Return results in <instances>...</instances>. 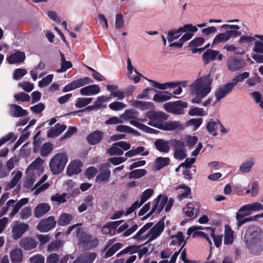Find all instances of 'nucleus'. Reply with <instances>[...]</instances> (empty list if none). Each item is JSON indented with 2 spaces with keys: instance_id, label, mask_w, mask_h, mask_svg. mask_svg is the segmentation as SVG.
<instances>
[{
  "instance_id": "f257e3e1",
  "label": "nucleus",
  "mask_w": 263,
  "mask_h": 263,
  "mask_svg": "<svg viewBox=\"0 0 263 263\" xmlns=\"http://www.w3.org/2000/svg\"><path fill=\"white\" fill-rule=\"evenodd\" d=\"M246 246L252 253H258L263 250V231L258 226H249L246 231Z\"/></svg>"
},
{
  "instance_id": "f03ea898",
  "label": "nucleus",
  "mask_w": 263,
  "mask_h": 263,
  "mask_svg": "<svg viewBox=\"0 0 263 263\" xmlns=\"http://www.w3.org/2000/svg\"><path fill=\"white\" fill-rule=\"evenodd\" d=\"M213 80L209 75L201 77L194 81L190 86L191 93L196 95L192 102L198 104L202 98L206 97L211 90Z\"/></svg>"
},
{
  "instance_id": "7ed1b4c3",
  "label": "nucleus",
  "mask_w": 263,
  "mask_h": 263,
  "mask_svg": "<svg viewBox=\"0 0 263 263\" xmlns=\"http://www.w3.org/2000/svg\"><path fill=\"white\" fill-rule=\"evenodd\" d=\"M263 211V204L260 202H256L248 203L243 205L237 212L236 218L237 220V226H240L246 222L255 220L256 217H245L251 215L253 212Z\"/></svg>"
},
{
  "instance_id": "20e7f679",
  "label": "nucleus",
  "mask_w": 263,
  "mask_h": 263,
  "mask_svg": "<svg viewBox=\"0 0 263 263\" xmlns=\"http://www.w3.org/2000/svg\"><path fill=\"white\" fill-rule=\"evenodd\" d=\"M221 29L226 30L224 32L217 34L213 39L212 47H214L220 43H224L230 40L232 37H237L241 35L238 30L240 27L237 25L224 24L221 26Z\"/></svg>"
},
{
  "instance_id": "39448f33",
  "label": "nucleus",
  "mask_w": 263,
  "mask_h": 263,
  "mask_svg": "<svg viewBox=\"0 0 263 263\" xmlns=\"http://www.w3.org/2000/svg\"><path fill=\"white\" fill-rule=\"evenodd\" d=\"M121 118L124 121V122L129 120V123L131 125L146 133H154V132L156 130L142 124L141 122H145L146 119L138 118L137 112L133 109L125 110L121 115Z\"/></svg>"
},
{
  "instance_id": "423d86ee",
  "label": "nucleus",
  "mask_w": 263,
  "mask_h": 263,
  "mask_svg": "<svg viewBox=\"0 0 263 263\" xmlns=\"http://www.w3.org/2000/svg\"><path fill=\"white\" fill-rule=\"evenodd\" d=\"M174 202L173 199L170 198L168 200L167 196L165 195L160 194L158 195L152 202L153 206L151 211L142 219H145L153 214H159L165 205V211L166 212L169 211L171 209Z\"/></svg>"
},
{
  "instance_id": "0eeeda50",
  "label": "nucleus",
  "mask_w": 263,
  "mask_h": 263,
  "mask_svg": "<svg viewBox=\"0 0 263 263\" xmlns=\"http://www.w3.org/2000/svg\"><path fill=\"white\" fill-rule=\"evenodd\" d=\"M67 162L68 157L66 153H59L55 154L49 163L51 172L54 175L60 174L64 170Z\"/></svg>"
},
{
  "instance_id": "6e6552de",
  "label": "nucleus",
  "mask_w": 263,
  "mask_h": 263,
  "mask_svg": "<svg viewBox=\"0 0 263 263\" xmlns=\"http://www.w3.org/2000/svg\"><path fill=\"white\" fill-rule=\"evenodd\" d=\"M145 118L149 119L147 124L161 129L164 121L168 118V115L161 111H149L145 114Z\"/></svg>"
},
{
  "instance_id": "1a4fd4ad",
  "label": "nucleus",
  "mask_w": 263,
  "mask_h": 263,
  "mask_svg": "<svg viewBox=\"0 0 263 263\" xmlns=\"http://www.w3.org/2000/svg\"><path fill=\"white\" fill-rule=\"evenodd\" d=\"M29 201L27 198L21 199L19 201L16 202V201L13 199L8 200L6 203V206L3 208L1 211L0 216L4 215L10 208H12V210L10 214V216H14L20 210V209L24 205L26 204Z\"/></svg>"
},
{
  "instance_id": "9d476101",
  "label": "nucleus",
  "mask_w": 263,
  "mask_h": 263,
  "mask_svg": "<svg viewBox=\"0 0 263 263\" xmlns=\"http://www.w3.org/2000/svg\"><path fill=\"white\" fill-rule=\"evenodd\" d=\"M44 160L37 157L28 166L26 173L29 176H35L38 178L44 171Z\"/></svg>"
},
{
  "instance_id": "9b49d317",
  "label": "nucleus",
  "mask_w": 263,
  "mask_h": 263,
  "mask_svg": "<svg viewBox=\"0 0 263 263\" xmlns=\"http://www.w3.org/2000/svg\"><path fill=\"white\" fill-rule=\"evenodd\" d=\"M187 106V103L182 101L170 102L163 104V108L168 112L176 115L184 113L183 110Z\"/></svg>"
},
{
  "instance_id": "f8f14e48",
  "label": "nucleus",
  "mask_w": 263,
  "mask_h": 263,
  "mask_svg": "<svg viewBox=\"0 0 263 263\" xmlns=\"http://www.w3.org/2000/svg\"><path fill=\"white\" fill-rule=\"evenodd\" d=\"M171 144L174 148V157L179 160H182L186 157L184 142L178 140H173Z\"/></svg>"
},
{
  "instance_id": "ddd939ff",
  "label": "nucleus",
  "mask_w": 263,
  "mask_h": 263,
  "mask_svg": "<svg viewBox=\"0 0 263 263\" xmlns=\"http://www.w3.org/2000/svg\"><path fill=\"white\" fill-rule=\"evenodd\" d=\"M93 81L89 77L80 78L72 81L70 84L64 86L63 91L64 92L70 91L84 85L92 83Z\"/></svg>"
},
{
  "instance_id": "4468645a",
  "label": "nucleus",
  "mask_w": 263,
  "mask_h": 263,
  "mask_svg": "<svg viewBox=\"0 0 263 263\" xmlns=\"http://www.w3.org/2000/svg\"><path fill=\"white\" fill-rule=\"evenodd\" d=\"M130 148L129 143L125 141H120L113 144L110 148L107 149L110 155H122L123 151H127Z\"/></svg>"
},
{
  "instance_id": "2eb2a0df",
  "label": "nucleus",
  "mask_w": 263,
  "mask_h": 263,
  "mask_svg": "<svg viewBox=\"0 0 263 263\" xmlns=\"http://www.w3.org/2000/svg\"><path fill=\"white\" fill-rule=\"evenodd\" d=\"M77 229H78V232H77V236L81 243L85 244L88 247H93L97 245V240L96 238L84 232L81 228Z\"/></svg>"
},
{
  "instance_id": "dca6fc26",
  "label": "nucleus",
  "mask_w": 263,
  "mask_h": 263,
  "mask_svg": "<svg viewBox=\"0 0 263 263\" xmlns=\"http://www.w3.org/2000/svg\"><path fill=\"white\" fill-rule=\"evenodd\" d=\"M227 65L229 70L235 71L244 67L246 63L240 59L231 56L227 60Z\"/></svg>"
},
{
  "instance_id": "f3484780",
  "label": "nucleus",
  "mask_w": 263,
  "mask_h": 263,
  "mask_svg": "<svg viewBox=\"0 0 263 263\" xmlns=\"http://www.w3.org/2000/svg\"><path fill=\"white\" fill-rule=\"evenodd\" d=\"M57 221L53 216H50L41 220L36 226V229L42 232H46L53 228Z\"/></svg>"
},
{
  "instance_id": "a211bd4d",
  "label": "nucleus",
  "mask_w": 263,
  "mask_h": 263,
  "mask_svg": "<svg viewBox=\"0 0 263 263\" xmlns=\"http://www.w3.org/2000/svg\"><path fill=\"white\" fill-rule=\"evenodd\" d=\"M28 228L29 226L27 224L15 222L12 228L13 239H18L21 237Z\"/></svg>"
},
{
  "instance_id": "6ab92c4d",
  "label": "nucleus",
  "mask_w": 263,
  "mask_h": 263,
  "mask_svg": "<svg viewBox=\"0 0 263 263\" xmlns=\"http://www.w3.org/2000/svg\"><path fill=\"white\" fill-rule=\"evenodd\" d=\"M164 229V222L163 220L159 221L151 229H148L149 242L157 238L162 233Z\"/></svg>"
},
{
  "instance_id": "aec40b11",
  "label": "nucleus",
  "mask_w": 263,
  "mask_h": 263,
  "mask_svg": "<svg viewBox=\"0 0 263 263\" xmlns=\"http://www.w3.org/2000/svg\"><path fill=\"white\" fill-rule=\"evenodd\" d=\"M110 174V170L105 164H102L96 176V182L99 184L108 182Z\"/></svg>"
},
{
  "instance_id": "412c9836",
  "label": "nucleus",
  "mask_w": 263,
  "mask_h": 263,
  "mask_svg": "<svg viewBox=\"0 0 263 263\" xmlns=\"http://www.w3.org/2000/svg\"><path fill=\"white\" fill-rule=\"evenodd\" d=\"M199 230H203L201 226H193L188 229L187 231V234L188 237L193 233L192 236L193 237H200L205 239L209 242V245H212V241L210 239L209 237L207 236V233L204 231H199Z\"/></svg>"
},
{
  "instance_id": "4be33fe9",
  "label": "nucleus",
  "mask_w": 263,
  "mask_h": 263,
  "mask_svg": "<svg viewBox=\"0 0 263 263\" xmlns=\"http://www.w3.org/2000/svg\"><path fill=\"white\" fill-rule=\"evenodd\" d=\"M223 57V55L219 51L208 49L203 54L202 60L204 63L206 64L216 59V58L219 61H221Z\"/></svg>"
},
{
  "instance_id": "5701e85b",
  "label": "nucleus",
  "mask_w": 263,
  "mask_h": 263,
  "mask_svg": "<svg viewBox=\"0 0 263 263\" xmlns=\"http://www.w3.org/2000/svg\"><path fill=\"white\" fill-rule=\"evenodd\" d=\"M153 226L152 222L145 224L134 236V238L138 241H144L147 240L149 242L148 229Z\"/></svg>"
},
{
  "instance_id": "b1692460",
  "label": "nucleus",
  "mask_w": 263,
  "mask_h": 263,
  "mask_svg": "<svg viewBox=\"0 0 263 263\" xmlns=\"http://www.w3.org/2000/svg\"><path fill=\"white\" fill-rule=\"evenodd\" d=\"M233 88L232 85L229 83L220 86L215 92L216 101L214 102L215 105L220 100L226 97V95L230 93Z\"/></svg>"
},
{
  "instance_id": "393cba45",
  "label": "nucleus",
  "mask_w": 263,
  "mask_h": 263,
  "mask_svg": "<svg viewBox=\"0 0 263 263\" xmlns=\"http://www.w3.org/2000/svg\"><path fill=\"white\" fill-rule=\"evenodd\" d=\"M199 205L197 203L192 202L189 203L183 208V213L188 217L194 219L198 212Z\"/></svg>"
},
{
  "instance_id": "a878e982",
  "label": "nucleus",
  "mask_w": 263,
  "mask_h": 263,
  "mask_svg": "<svg viewBox=\"0 0 263 263\" xmlns=\"http://www.w3.org/2000/svg\"><path fill=\"white\" fill-rule=\"evenodd\" d=\"M83 166V163L77 160L71 161L67 168V174L69 176H72L80 173Z\"/></svg>"
},
{
  "instance_id": "bb28decb",
  "label": "nucleus",
  "mask_w": 263,
  "mask_h": 263,
  "mask_svg": "<svg viewBox=\"0 0 263 263\" xmlns=\"http://www.w3.org/2000/svg\"><path fill=\"white\" fill-rule=\"evenodd\" d=\"M101 91L100 86L97 84L88 85L80 89V92L83 96H95Z\"/></svg>"
},
{
  "instance_id": "cd10ccee",
  "label": "nucleus",
  "mask_w": 263,
  "mask_h": 263,
  "mask_svg": "<svg viewBox=\"0 0 263 263\" xmlns=\"http://www.w3.org/2000/svg\"><path fill=\"white\" fill-rule=\"evenodd\" d=\"M123 222V220L111 221L102 227V231L104 234L113 235H115L116 229Z\"/></svg>"
},
{
  "instance_id": "c85d7f7f",
  "label": "nucleus",
  "mask_w": 263,
  "mask_h": 263,
  "mask_svg": "<svg viewBox=\"0 0 263 263\" xmlns=\"http://www.w3.org/2000/svg\"><path fill=\"white\" fill-rule=\"evenodd\" d=\"M50 206L47 203L38 204L34 209V215L36 218H40L45 215L50 210Z\"/></svg>"
},
{
  "instance_id": "c756f323",
  "label": "nucleus",
  "mask_w": 263,
  "mask_h": 263,
  "mask_svg": "<svg viewBox=\"0 0 263 263\" xmlns=\"http://www.w3.org/2000/svg\"><path fill=\"white\" fill-rule=\"evenodd\" d=\"M255 163V158L250 157L245 160L239 166V171L243 174L249 173Z\"/></svg>"
},
{
  "instance_id": "7c9ffc66",
  "label": "nucleus",
  "mask_w": 263,
  "mask_h": 263,
  "mask_svg": "<svg viewBox=\"0 0 263 263\" xmlns=\"http://www.w3.org/2000/svg\"><path fill=\"white\" fill-rule=\"evenodd\" d=\"M25 59L24 52L17 51L6 58V61L9 64H14L23 62Z\"/></svg>"
},
{
  "instance_id": "2f4dec72",
  "label": "nucleus",
  "mask_w": 263,
  "mask_h": 263,
  "mask_svg": "<svg viewBox=\"0 0 263 263\" xmlns=\"http://www.w3.org/2000/svg\"><path fill=\"white\" fill-rule=\"evenodd\" d=\"M184 127V126L178 121H168L164 122L161 129L168 131L176 129L182 130Z\"/></svg>"
},
{
  "instance_id": "473e14b6",
  "label": "nucleus",
  "mask_w": 263,
  "mask_h": 263,
  "mask_svg": "<svg viewBox=\"0 0 263 263\" xmlns=\"http://www.w3.org/2000/svg\"><path fill=\"white\" fill-rule=\"evenodd\" d=\"M156 148L160 152L167 153L170 151V142L169 141L162 139L156 140L154 142Z\"/></svg>"
},
{
  "instance_id": "72a5a7b5",
  "label": "nucleus",
  "mask_w": 263,
  "mask_h": 263,
  "mask_svg": "<svg viewBox=\"0 0 263 263\" xmlns=\"http://www.w3.org/2000/svg\"><path fill=\"white\" fill-rule=\"evenodd\" d=\"M37 242L31 237H25L21 240L20 246L25 250H30L37 246Z\"/></svg>"
},
{
  "instance_id": "f704fd0d",
  "label": "nucleus",
  "mask_w": 263,
  "mask_h": 263,
  "mask_svg": "<svg viewBox=\"0 0 263 263\" xmlns=\"http://www.w3.org/2000/svg\"><path fill=\"white\" fill-rule=\"evenodd\" d=\"M173 96L168 91H159L154 96L153 100L157 103H162L171 100Z\"/></svg>"
},
{
  "instance_id": "c9c22d12",
  "label": "nucleus",
  "mask_w": 263,
  "mask_h": 263,
  "mask_svg": "<svg viewBox=\"0 0 263 263\" xmlns=\"http://www.w3.org/2000/svg\"><path fill=\"white\" fill-rule=\"evenodd\" d=\"M66 128V126L64 124L58 123L51 128L48 131L47 136L49 138H54L59 136Z\"/></svg>"
},
{
  "instance_id": "e433bc0d",
  "label": "nucleus",
  "mask_w": 263,
  "mask_h": 263,
  "mask_svg": "<svg viewBox=\"0 0 263 263\" xmlns=\"http://www.w3.org/2000/svg\"><path fill=\"white\" fill-rule=\"evenodd\" d=\"M238 40V43L239 45H243L245 44H250L255 41L256 39H258L259 40L263 41V35L256 34L254 36L248 35L247 34L240 35Z\"/></svg>"
},
{
  "instance_id": "4c0bfd02",
  "label": "nucleus",
  "mask_w": 263,
  "mask_h": 263,
  "mask_svg": "<svg viewBox=\"0 0 263 263\" xmlns=\"http://www.w3.org/2000/svg\"><path fill=\"white\" fill-rule=\"evenodd\" d=\"M10 114L14 117H20L27 115L26 110L23 109L21 106L15 104L9 105Z\"/></svg>"
},
{
  "instance_id": "58836bf2",
  "label": "nucleus",
  "mask_w": 263,
  "mask_h": 263,
  "mask_svg": "<svg viewBox=\"0 0 263 263\" xmlns=\"http://www.w3.org/2000/svg\"><path fill=\"white\" fill-rule=\"evenodd\" d=\"M103 137V133L99 130H96L90 134L87 138L88 143L91 145L99 143Z\"/></svg>"
},
{
  "instance_id": "ea45409f",
  "label": "nucleus",
  "mask_w": 263,
  "mask_h": 263,
  "mask_svg": "<svg viewBox=\"0 0 263 263\" xmlns=\"http://www.w3.org/2000/svg\"><path fill=\"white\" fill-rule=\"evenodd\" d=\"M220 126L221 123L218 120L211 119L206 125V129L211 135L216 136L217 135V131Z\"/></svg>"
},
{
  "instance_id": "a19ab883",
  "label": "nucleus",
  "mask_w": 263,
  "mask_h": 263,
  "mask_svg": "<svg viewBox=\"0 0 263 263\" xmlns=\"http://www.w3.org/2000/svg\"><path fill=\"white\" fill-rule=\"evenodd\" d=\"M131 105L142 110L152 109L154 106L153 103L151 102H143L138 100L132 101Z\"/></svg>"
},
{
  "instance_id": "79ce46f5",
  "label": "nucleus",
  "mask_w": 263,
  "mask_h": 263,
  "mask_svg": "<svg viewBox=\"0 0 263 263\" xmlns=\"http://www.w3.org/2000/svg\"><path fill=\"white\" fill-rule=\"evenodd\" d=\"M176 190L179 191L178 198L180 200L187 197L191 193V188L184 184L178 185Z\"/></svg>"
},
{
  "instance_id": "37998d69",
  "label": "nucleus",
  "mask_w": 263,
  "mask_h": 263,
  "mask_svg": "<svg viewBox=\"0 0 263 263\" xmlns=\"http://www.w3.org/2000/svg\"><path fill=\"white\" fill-rule=\"evenodd\" d=\"M10 258L12 263H21L23 258L22 250L18 248L13 249L10 253Z\"/></svg>"
},
{
  "instance_id": "c03bdc74",
  "label": "nucleus",
  "mask_w": 263,
  "mask_h": 263,
  "mask_svg": "<svg viewBox=\"0 0 263 263\" xmlns=\"http://www.w3.org/2000/svg\"><path fill=\"white\" fill-rule=\"evenodd\" d=\"M234 239V232L229 226H226L224 234V244L226 245H232Z\"/></svg>"
},
{
  "instance_id": "a18cd8bd",
  "label": "nucleus",
  "mask_w": 263,
  "mask_h": 263,
  "mask_svg": "<svg viewBox=\"0 0 263 263\" xmlns=\"http://www.w3.org/2000/svg\"><path fill=\"white\" fill-rule=\"evenodd\" d=\"M170 162V159L168 157H158L154 162V168L156 170H159L167 166Z\"/></svg>"
},
{
  "instance_id": "49530a36",
  "label": "nucleus",
  "mask_w": 263,
  "mask_h": 263,
  "mask_svg": "<svg viewBox=\"0 0 263 263\" xmlns=\"http://www.w3.org/2000/svg\"><path fill=\"white\" fill-rule=\"evenodd\" d=\"M93 198L92 196L90 195L87 196L85 198L83 203L78 208L79 212L82 213L86 210L88 208L92 207L93 205Z\"/></svg>"
},
{
  "instance_id": "de8ad7c7",
  "label": "nucleus",
  "mask_w": 263,
  "mask_h": 263,
  "mask_svg": "<svg viewBox=\"0 0 263 263\" xmlns=\"http://www.w3.org/2000/svg\"><path fill=\"white\" fill-rule=\"evenodd\" d=\"M150 81L153 83V85L155 87L160 90H165L168 88H176L175 81L168 82L164 83H159L154 81Z\"/></svg>"
},
{
  "instance_id": "09e8293b",
  "label": "nucleus",
  "mask_w": 263,
  "mask_h": 263,
  "mask_svg": "<svg viewBox=\"0 0 263 263\" xmlns=\"http://www.w3.org/2000/svg\"><path fill=\"white\" fill-rule=\"evenodd\" d=\"M249 77V73L248 72H244L235 76L232 80V81L229 83L232 85V88L236 86L239 83L242 82L245 79L248 78Z\"/></svg>"
},
{
  "instance_id": "8fccbe9b",
  "label": "nucleus",
  "mask_w": 263,
  "mask_h": 263,
  "mask_svg": "<svg viewBox=\"0 0 263 263\" xmlns=\"http://www.w3.org/2000/svg\"><path fill=\"white\" fill-rule=\"evenodd\" d=\"M171 239L172 240L171 241L170 245H172L179 246L181 245L182 243H183V244H184V242L185 243L183 233L181 231H179L176 233V234L172 235L171 236Z\"/></svg>"
},
{
  "instance_id": "3c124183",
  "label": "nucleus",
  "mask_w": 263,
  "mask_h": 263,
  "mask_svg": "<svg viewBox=\"0 0 263 263\" xmlns=\"http://www.w3.org/2000/svg\"><path fill=\"white\" fill-rule=\"evenodd\" d=\"M72 215L68 213L62 214L58 220V224L62 226L68 225L73 219Z\"/></svg>"
},
{
  "instance_id": "603ef678",
  "label": "nucleus",
  "mask_w": 263,
  "mask_h": 263,
  "mask_svg": "<svg viewBox=\"0 0 263 263\" xmlns=\"http://www.w3.org/2000/svg\"><path fill=\"white\" fill-rule=\"evenodd\" d=\"M13 177L10 182L7 185V189H10L14 187L18 183L22 176V173L20 171H14L12 173Z\"/></svg>"
},
{
  "instance_id": "864d4df0",
  "label": "nucleus",
  "mask_w": 263,
  "mask_h": 263,
  "mask_svg": "<svg viewBox=\"0 0 263 263\" xmlns=\"http://www.w3.org/2000/svg\"><path fill=\"white\" fill-rule=\"evenodd\" d=\"M223 49L227 52H234L235 54L238 55H243L245 51L243 49L237 47L235 45L232 44H226Z\"/></svg>"
},
{
  "instance_id": "5fc2aeb1",
  "label": "nucleus",
  "mask_w": 263,
  "mask_h": 263,
  "mask_svg": "<svg viewBox=\"0 0 263 263\" xmlns=\"http://www.w3.org/2000/svg\"><path fill=\"white\" fill-rule=\"evenodd\" d=\"M54 145L50 142L44 143L41 148L40 153L43 157L47 156L53 149Z\"/></svg>"
},
{
  "instance_id": "6e6d98bb",
  "label": "nucleus",
  "mask_w": 263,
  "mask_h": 263,
  "mask_svg": "<svg viewBox=\"0 0 263 263\" xmlns=\"http://www.w3.org/2000/svg\"><path fill=\"white\" fill-rule=\"evenodd\" d=\"M182 27L179 28L178 29H174L170 30L167 33V40L171 42L177 39L181 34Z\"/></svg>"
},
{
  "instance_id": "4d7b16f0",
  "label": "nucleus",
  "mask_w": 263,
  "mask_h": 263,
  "mask_svg": "<svg viewBox=\"0 0 263 263\" xmlns=\"http://www.w3.org/2000/svg\"><path fill=\"white\" fill-rule=\"evenodd\" d=\"M92 100V98H78L76 101L75 106L79 108H82L90 104Z\"/></svg>"
},
{
  "instance_id": "13d9d810",
  "label": "nucleus",
  "mask_w": 263,
  "mask_h": 263,
  "mask_svg": "<svg viewBox=\"0 0 263 263\" xmlns=\"http://www.w3.org/2000/svg\"><path fill=\"white\" fill-rule=\"evenodd\" d=\"M45 67V64L43 62H40L37 66H36L33 69L30 71V73L33 81H36L40 71L43 70Z\"/></svg>"
},
{
  "instance_id": "bf43d9fd",
  "label": "nucleus",
  "mask_w": 263,
  "mask_h": 263,
  "mask_svg": "<svg viewBox=\"0 0 263 263\" xmlns=\"http://www.w3.org/2000/svg\"><path fill=\"white\" fill-rule=\"evenodd\" d=\"M111 97L107 96H100L97 98L96 100L94 101L93 103L95 104L96 107L99 109L101 107H105V106H103V104L108 101Z\"/></svg>"
},
{
  "instance_id": "052dcab7",
  "label": "nucleus",
  "mask_w": 263,
  "mask_h": 263,
  "mask_svg": "<svg viewBox=\"0 0 263 263\" xmlns=\"http://www.w3.org/2000/svg\"><path fill=\"white\" fill-rule=\"evenodd\" d=\"M202 119L201 118L192 119L186 122V126H192L193 130H196L201 124Z\"/></svg>"
},
{
  "instance_id": "680f3d73",
  "label": "nucleus",
  "mask_w": 263,
  "mask_h": 263,
  "mask_svg": "<svg viewBox=\"0 0 263 263\" xmlns=\"http://www.w3.org/2000/svg\"><path fill=\"white\" fill-rule=\"evenodd\" d=\"M146 174V171L144 169H138L132 171L129 173L130 178H139L144 176Z\"/></svg>"
},
{
  "instance_id": "e2e57ef3",
  "label": "nucleus",
  "mask_w": 263,
  "mask_h": 263,
  "mask_svg": "<svg viewBox=\"0 0 263 263\" xmlns=\"http://www.w3.org/2000/svg\"><path fill=\"white\" fill-rule=\"evenodd\" d=\"M188 114L192 116H203L206 115V112L203 108L197 107L190 109Z\"/></svg>"
},
{
  "instance_id": "0e129e2a",
  "label": "nucleus",
  "mask_w": 263,
  "mask_h": 263,
  "mask_svg": "<svg viewBox=\"0 0 263 263\" xmlns=\"http://www.w3.org/2000/svg\"><path fill=\"white\" fill-rule=\"evenodd\" d=\"M82 255L85 263H92L95 259L97 254L95 252H86L82 254Z\"/></svg>"
},
{
  "instance_id": "69168bd1",
  "label": "nucleus",
  "mask_w": 263,
  "mask_h": 263,
  "mask_svg": "<svg viewBox=\"0 0 263 263\" xmlns=\"http://www.w3.org/2000/svg\"><path fill=\"white\" fill-rule=\"evenodd\" d=\"M122 245L120 243H116L112 246L106 252L105 257L108 258L112 256L117 251L121 249Z\"/></svg>"
},
{
  "instance_id": "338daca9",
  "label": "nucleus",
  "mask_w": 263,
  "mask_h": 263,
  "mask_svg": "<svg viewBox=\"0 0 263 263\" xmlns=\"http://www.w3.org/2000/svg\"><path fill=\"white\" fill-rule=\"evenodd\" d=\"M50 185L48 182H46L41 184L36 187H34V185L31 190H35L34 194V195H37L47 190L49 187Z\"/></svg>"
},
{
  "instance_id": "774afa93",
  "label": "nucleus",
  "mask_w": 263,
  "mask_h": 263,
  "mask_svg": "<svg viewBox=\"0 0 263 263\" xmlns=\"http://www.w3.org/2000/svg\"><path fill=\"white\" fill-rule=\"evenodd\" d=\"M110 109L114 111L122 110L126 107V105L121 102L115 101L109 104Z\"/></svg>"
}]
</instances>
